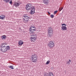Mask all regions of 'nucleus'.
Here are the masks:
<instances>
[{"label": "nucleus", "instance_id": "412c9836", "mask_svg": "<svg viewBox=\"0 0 76 76\" xmlns=\"http://www.w3.org/2000/svg\"><path fill=\"white\" fill-rule=\"evenodd\" d=\"M63 9V7H60L59 9V12H61Z\"/></svg>", "mask_w": 76, "mask_h": 76}, {"label": "nucleus", "instance_id": "423d86ee", "mask_svg": "<svg viewBox=\"0 0 76 76\" xmlns=\"http://www.w3.org/2000/svg\"><path fill=\"white\" fill-rule=\"evenodd\" d=\"M61 25L62 26L61 27V30L62 31H66V30H67L66 24H62Z\"/></svg>", "mask_w": 76, "mask_h": 76}, {"label": "nucleus", "instance_id": "f3484780", "mask_svg": "<svg viewBox=\"0 0 76 76\" xmlns=\"http://www.w3.org/2000/svg\"><path fill=\"white\" fill-rule=\"evenodd\" d=\"M8 67L9 68H10V69H14V68L13 67V66L12 65L9 66Z\"/></svg>", "mask_w": 76, "mask_h": 76}, {"label": "nucleus", "instance_id": "2eb2a0df", "mask_svg": "<svg viewBox=\"0 0 76 76\" xmlns=\"http://www.w3.org/2000/svg\"><path fill=\"white\" fill-rule=\"evenodd\" d=\"M1 38L2 39H5L6 38V35H3L1 36Z\"/></svg>", "mask_w": 76, "mask_h": 76}, {"label": "nucleus", "instance_id": "a211bd4d", "mask_svg": "<svg viewBox=\"0 0 76 76\" xmlns=\"http://www.w3.org/2000/svg\"><path fill=\"white\" fill-rule=\"evenodd\" d=\"M24 22H25V23L28 22H29V20H26V19H24Z\"/></svg>", "mask_w": 76, "mask_h": 76}, {"label": "nucleus", "instance_id": "9b49d317", "mask_svg": "<svg viewBox=\"0 0 76 76\" xmlns=\"http://www.w3.org/2000/svg\"><path fill=\"white\" fill-rule=\"evenodd\" d=\"M48 32H53V28L52 27H50L48 28Z\"/></svg>", "mask_w": 76, "mask_h": 76}, {"label": "nucleus", "instance_id": "6ab92c4d", "mask_svg": "<svg viewBox=\"0 0 76 76\" xmlns=\"http://www.w3.org/2000/svg\"><path fill=\"white\" fill-rule=\"evenodd\" d=\"M24 17L26 19H29V17L26 16H24Z\"/></svg>", "mask_w": 76, "mask_h": 76}, {"label": "nucleus", "instance_id": "f257e3e1", "mask_svg": "<svg viewBox=\"0 0 76 76\" xmlns=\"http://www.w3.org/2000/svg\"><path fill=\"white\" fill-rule=\"evenodd\" d=\"M10 50V46H7V44L4 43H2L1 47V50L2 52H6Z\"/></svg>", "mask_w": 76, "mask_h": 76}, {"label": "nucleus", "instance_id": "4468645a", "mask_svg": "<svg viewBox=\"0 0 76 76\" xmlns=\"http://www.w3.org/2000/svg\"><path fill=\"white\" fill-rule=\"evenodd\" d=\"M53 32H48V35L49 37H51L53 36Z\"/></svg>", "mask_w": 76, "mask_h": 76}, {"label": "nucleus", "instance_id": "bb28decb", "mask_svg": "<svg viewBox=\"0 0 76 76\" xmlns=\"http://www.w3.org/2000/svg\"><path fill=\"white\" fill-rule=\"evenodd\" d=\"M48 15H50V12H48Z\"/></svg>", "mask_w": 76, "mask_h": 76}, {"label": "nucleus", "instance_id": "f03ea898", "mask_svg": "<svg viewBox=\"0 0 76 76\" xmlns=\"http://www.w3.org/2000/svg\"><path fill=\"white\" fill-rule=\"evenodd\" d=\"M55 44L53 41H50L49 42L47 45L48 47L50 48H52L54 47Z\"/></svg>", "mask_w": 76, "mask_h": 76}, {"label": "nucleus", "instance_id": "f8f14e48", "mask_svg": "<svg viewBox=\"0 0 76 76\" xmlns=\"http://www.w3.org/2000/svg\"><path fill=\"white\" fill-rule=\"evenodd\" d=\"M18 44L19 45H20L21 46H22L23 44V41L22 40H20L18 42Z\"/></svg>", "mask_w": 76, "mask_h": 76}, {"label": "nucleus", "instance_id": "cd10ccee", "mask_svg": "<svg viewBox=\"0 0 76 76\" xmlns=\"http://www.w3.org/2000/svg\"><path fill=\"white\" fill-rule=\"evenodd\" d=\"M44 76H47V75L45 74Z\"/></svg>", "mask_w": 76, "mask_h": 76}, {"label": "nucleus", "instance_id": "39448f33", "mask_svg": "<svg viewBox=\"0 0 76 76\" xmlns=\"http://www.w3.org/2000/svg\"><path fill=\"white\" fill-rule=\"evenodd\" d=\"M31 59L33 62H37V56L36 55H34L31 56Z\"/></svg>", "mask_w": 76, "mask_h": 76}, {"label": "nucleus", "instance_id": "b1692460", "mask_svg": "<svg viewBox=\"0 0 76 76\" xmlns=\"http://www.w3.org/2000/svg\"><path fill=\"white\" fill-rule=\"evenodd\" d=\"M50 18H54V15L52 14L50 15Z\"/></svg>", "mask_w": 76, "mask_h": 76}, {"label": "nucleus", "instance_id": "aec40b11", "mask_svg": "<svg viewBox=\"0 0 76 76\" xmlns=\"http://www.w3.org/2000/svg\"><path fill=\"white\" fill-rule=\"evenodd\" d=\"M70 63H71V60L69 59V61H68L66 62V63H67V64H70Z\"/></svg>", "mask_w": 76, "mask_h": 76}, {"label": "nucleus", "instance_id": "6e6552de", "mask_svg": "<svg viewBox=\"0 0 76 76\" xmlns=\"http://www.w3.org/2000/svg\"><path fill=\"white\" fill-rule=\"evenodd\" d=\"M30 12L31 15H34L35 13V7L33 6L32 8L30 10Z\"/></svg>", "mask_w": 76, "mask_h": 76}, {"label": "nucleus", "instance_id": "a878e982", "mask_svg": "<svg viewBox=\"0 0 76 76\" xmlns=\"http://www.w3.org/2000/svg\"><path fill=\"white\" fill-rule=\"evenodd\" d=\"M57 12H58V11H54V14H56L57 13Z\"/></svg>", "mask_w": 76, "mask_h": 76}, {"label": "nucleus", "instance_id": "1a4fd4ad", "mask_svg": "<svg viewBox=\"0 0 76 76\" xmlns=\"http://www.w3.org/2000/svg\"><path fill=\"white\" fill-rule=\"evenodd\" d=\"M6 18V15H2L0 16V19L1 20H4Z\"/></svg>", "mask_w": 76, "mask_h": 76}, {"label": "nucleus", "instance_id": "ddd939ff", "mask_svg": "<svg viewBox=\"0 0 76 76\" xmlns=\"http://www.w3.org/2000/svg\"><path fill=\"white\" fill-rule=\"evenodd\" d=\"M43 1L44 4H48V0H43Z\"/></svg>", "mask_w": 76, "mask_h": 76}, {"label": "nucleus", "instance_id": "dca6fc26", "mask_svg": "<svg viewBox=\"0 0 76 76\" xmlns=\"http://www.w3.org/2000/svg\"><path fill=\"white\" fill-rule=\"evenodd\" d=\"M48 76H54V75H53V72H50L49 73Z\"/></svg>", "mask_w": 76, "mask_h": 76}, {"label": "nucleus", "instance_id": "393cba45", "mask_svg": "<svg viewBox=\"0 0 76 76\" xmlns=\"http://www.w3.org/2000/svg\"><path fill=\"white\" fill-rule=\"evenodd\" d=\"M10 4H13V2L12 1V0L11 1H10Z\"/></svg>", "mask_w": 76, "mask_h": 76}, {"label": "nucleus", "instance_id": "4be33fe9", "mask_svg": "<svg viewBox=\"0 0 76 76\" xmlns=\"http://www.w3.org/2000/svg\"><path fill=\"white\" fill-rule=\"evenodd\" d=\"M6 3L9 2V0H4Z\"/></svg>", "mask_w": 76, "mask_h": 76}, {"label": "nucleus", "instance_id": "20e7f679", "mask_svg": "<svg viewBox=\"0 0 76 76\" xmlns=\"http://www.w3.org/2000/svg\"><path fill=\"white\" fill-rule=\"evenodd\" d=\"M32 8V5L31 3H28L26 5V10L29 11Z\"/></svg>", "mask_w": 76, "mask_h": 76}, {"label": "nucleus", "instance_id": "7ed1b4c3", "mask_svg": "<svg viewBox=\"0 0 76 76\" xmlns=\"http://www.w3.org/2000/svg\"><path fill=\"white\" fill-rule=\"evenodd\" d=\"M37 36L35 34H34L31 35L30 40L31 42H35V41L37 39Z\"/></svg>", "mask_w": 76, "mask_h": 76}, {"label": "nucleus", "instance_id": "5701e85b", "mask_svg": "<svg viewBox=\"0 0 76 76\" xmlns=\"http://www.w3.org/2000/svg\"><path fill=\"white\" fill-rule=\"evenodd\" d=\"M50 61H48L46 63V64H48L49 63H50Z\"/></svg>", "mask_w": 76, "mask_h": 76}, {"label": "nucleus", "instance_id": "9d476101", "mask_svg": "<svg viewBox=\"0 0 76 76\" xmlns=\"http://www.w3.org/2000/svg\"><path fill=\"white\" fill-rule=\"evenodd\" d=\"M13 5L14 6H15V7H18V6H19L20 4L18 2H15L14 3Z\"/></svg>", "mask_w": 76, "mask_h": 76}, {"label": "nucleus", "instance_id": "0eeeda50", "mask_svg": "<svg viewBox=\"0 0 76 76\" xmlns=\"http://www.w3.org/2000/svg\"><path fill=\"white\" fill-rule=\"evenodd\" d=\"M36 30L35 27H31L30 28V31L31 33H34V32Z\"/></svg>", "mask_w": 76, "mask_h": 76}]
</instances>
